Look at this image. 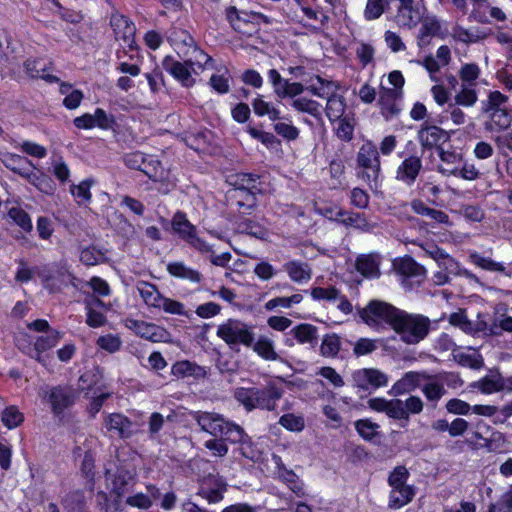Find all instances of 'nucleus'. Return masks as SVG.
Segmentation results:
<instances>
[{
	"mask_svg": "<svg viewBox=\"0 0 512 512\" xmlns=\"http://www.w3.org/2000/svg\"><path fill=\"white\" fill-rule=\"evenodd\" d=\"M417 138L423 150H431L435 148L439 151L442 148L441 144L449 141L450 134L439 126L425 122L418 130Z\"/></svg>",
	"mask_w": 512,
	"mask_h": 512,
	"instance_id": "obj_7",
	"label": "nucleus"
},
{
	"mask_svg": "<svg viewBox=\"0 0 512 512\" xmlns=\"http://www.w3.org/2000/svg\"><path fill=\"white\" fill-rule=\"evenodd\" d=\"M0 161L7 169L23 178L30 169H35L32 161L17 154L3 153L0 156Z\"/></svg>",
	"mask_w": 512,
	"mask_h": 512,
	"instance_id": "obj_18",
	"label": "nucleus"
},
{
	"mask_svg": "<svg viewBox=\"0 0 512 512\" xmlns=\"http://www.w3.org/2000/svg\"><path fill=\"white\" fill-rule=\"evenodd\" d=\"M192 417L203 431L214 437L223 436V429L226 428L227 421L222 415L215 412L196 411L193 412Z\"/></svg>",
	"mask_w": 512,
	"mask_h": 512,
	"instance_id": "obj_13",
	"label": "nucleus"
},
{
	"mask_svg": "<svg viewBox=\"0 0 512 512\" xmlns=\"http://www.w3.org/2000/svg\"><path fill=\"white\" fill-rule=\"evenodd\" d=\"M224 442L230 444H250V438L245 434L242 427L232 422L226 423V428L223 429V436L219 437Z\"/></svg>",
	"mask_w": 512,
	"mask_h": 512,
	"instance_id": "obj_29",
	"label": "nucleus"
},
{
	"mask_svg": "<svg viewBox=\"0 0 512 512\" xmlns=\"http://www.w3.org/2000/svg\"><path fill=\"white\" fill-rule=\"evenodd\" d=\"M194 63L192 61L180 62L171 56H166L162 62L163 68L185 87H191L195 79L191 75Z\"/></svg>",
	"mask_w": 512,
	"mask_h": 512,
	"instance_id": "obj_11",
	"label": "nucleus"
},
{
	"mask_svg": "<svg viewBox=\"0 0 512 512\" xmlns=\"http://www.w3.org/2000/svg\"><path fill=\"white\" fill-rule=\"evenodd\" d=\"M172 372L176 376H194L196 378H203L206 376V370L203 367L189 361L176 363L172 367Z\"/></svg>",
	"mask_w": 512,
	"mask_h": 512,
	"instance_id": "obj_41",
	"label": "nucleus"
},
{
	"mask_svg": "<svg viewBox=\"0 0 512 512\" xmlns=\"http://www.w3.org/2000/svg\"><path fill=\"white\" fill-rule=\"evenodd\" d=\"M357 163L359 167L366 170L359 173V177L368 183L378 179L380 173L379 152L372 143L368 142L360 147L357 154Z\"/></svg>",
	"mask_w": 512,
	"mask_h": 512,
	"instance_id": "obj_4",
	"label": "nucleus"
},
{
	"mask_svg": "<svg viewBox=\"0 0 512 512\" xmlns=\"http://www.w3.org/2000/svg\"><path fill=\"white\" fill-rule=\"evenodd\" d=\"M410 476L409 471L404 466H397L388 476V485L390 488L410 486L407 480Z\"/></svg>",
	"mask_w": 512,
	"mask_h": 512,
	"instance_id": "obj_45",
	"label": "nucleus"
},
{
	"mask_svg": "<svg viewBox=\"0 0 512 512\" xmlns=\"http://www.w3.org/2000/svg\"><path fill=\"white\" fill-rule=\"evenodd\" d=\"M339 124L336 129L338 138L343 141H350L353 138L354 124L353 118L345 115L343 118L338 119Z\"/></svg>",
	"mask_w": 512,
	"mask_h": 512,
	"instance_id": "obj_51",
	"label": "nucleus"
},
{
	"mask_svg": "<svg viewBox=\"0 0 512 512\" xmlns=\"http://www.w3.org/2000/svg\"><path fill=\"white\" fill-rule=\"evenodd\" d=\"M367 382L368 389L370 387L377 389L387 385L388 377L378 369L368 368Z\"/></svg>",
	"mask_w": 512,
	"mask_h": 512,
	"instance_id": "obj_59",
	"label": "nucleus"
},
{
	"mask_svg": "<svg viewBox=\"0 0 512 512\" xmlns=\"http://www.w3.org/2000/svg\"><path fill=\"white\" fill-rule=\"evenodd\" d=\"M317 332L318 328L316 326L308 323H301L293 327L289 334L293 335L294 339H296L299 344H310L314 347L318 340Z\"/></svg>",
	"mask_w": 512,
	"mask_h": 512,
	"instance_id": "obj_25",
	"label": "nucleus"
},
{
	"mask_svg": "<svg viewBox=\"0 0 512 512\" xmlns=\"http://www.w3.org/2000/svg\"><path fill=\"white\" fill-rule=\"evenodd\" d=\"M388 4L387 0H368L364 10V17L367 20L378 19L383 14L385 5Z\"/></svg>",
	"mask_w": 512,
	"mask_h": 512,
	"instance_id": "obj_50",
	"label": "nucleus"
},
{
	"mask_svg": "<svg viewBox=\"0 0 512 512\" xmlns=\"http://www.w3.org/2000/svg\"><path fill=\"white\" fill-rule=\"evenodd\" d=\"M446 409L452 414L467 415L471 410V406L461 399L453 398L446 403Z\"/></svg>",
	"mask_w": 512,
	"mask_h": 512,
	"instance_id": "obj_63",
	"label": "nucleus"
},
{
	"mask_svg": "<svg viewBox=\"0 0 512 512\" xmlns=\"http://www.w3.org/2000/svg\"><path fill=\"white\" fill-rule=\"evenodd\" d=\"M341 349V340L340 337L335 334H326L320 345V354L323 357L334 358L338 355Z\"/></svg>",
	"mask_w": 512,
	"mask_h": 512,
	"instance_id": "obj_40",
	"label": "nucleus"
},
{
	"mask_svg": "<svg viewBox=\"0 0 512 512\" xmlns=\"http://www.w3.org/2000/svg\"><path fill=\"white\" fill-rule=\"evenodd\" d=\"M442 173H448L454 176H460L466 180H474L478 178L479 172L475 169L473 165H464L461 169L453 168V169H440Z\"/></svg>",
	"mask_w": 512,
	"mask_h": 512,
	"instance_id": "obj_57",
	"label": "nucleus"
},
{
	"mask_svg": "<svg viewBox=\"0 0 512 512\" xmlns=\"http://www.w3.org/2000/svg\"><path fill=\"white\" fill-rule=\"evenodd\" d=\"M477 93L474 89L466 87L464 84L461 90L455 95V103L457 105L470 107L477 102Z\"/></svg>",
	"mask_w": 512,
	"mask_h": 512,
	"instance_id": "obj_53",
	"label": "nucleus"
},
{
	"mask_svg": "<svg viewBox=\"0 0 512 512\" xmlns=\"http://www.w3.org/2000/svg\"><path fill=\"white\" fill-rule=\"evenodd\" d=\"M355 427L360 436L366 440H372L377 435L378 425L370 420H358L355 422Z\"/></svg>",
	"mask_w": 512,
	"mask_h": 512,
	"instance_id": "obj_56",
	"label": "nucleus"
},
{
	"mask_svg": "<svg viewBox=\"0 0 512 512\" xmlns=\"http://www.w3.org/2000/svg\"><path fill=\"white\" fill-rule=\"evenodd\" d=\"M431 376L436 377L430 380H425L426 383L422 387V393L427 401L434 403V406L446 394L444 382H447V384L450 385V377L454 378L453 382L462 384V381L459 379V377L453 373L441 372L438 374H431Z\"/></svg>",
	"mask_w": 512,
	"mask_h": 512,
	"instance_id": "obj_8",
	"label": "nucleus"
},
{
	"mask_svg": "<svg viewBox=\"0 0 512 512\" xmlns=\"http://www.w3.org/2000/svg\"><path fill=\"white\" fill-rule=\"evenodd\" d=\"M453 357L458 364L472 369H480L484 366L483 358L479 354H466L464 352H459L453 354Z\"/></svg>",
	"mask_w": 512,
	"mask_h": 512,
	"instance_id": "obj_46",
	"label": "nucleus"
},
{
	"mask_svg": "<svg viewBox=\"0 0 512 512\" xmlns=\"http://www.w3.org/2000/svg\"><path fill=\"white\" fill-rule=\"evenodd\" d=\"M139 171L143 172L153 181H162L166 177L162 163L152 155L146 156Z\"/></svg>",
	"mask_w": 512,
	"mask_h": 512,
	"instance_id": "obj_31",
	"label": "nucleus"
},
{
	"mask_svg": "<svg viewBox=\"0 0 512 512\" xmlns=\"http://www.w3.org/2000/svg\"><path fill=\"white\" fill-rule=\"evenodd\" d=\"M252 347L254 352L265 360L275 361L279 358L273 341L265 336H260L255 343L253 342Z\"/></svg>",
	"mask_w": 512,
	"mask_h": 512,
	"instance_id": "obj_38",
	"label": "nucleus"
},
{
	"mask_svg": "<svg viewBox=\"0 0 512 512\" xmlns=\"http://www.w3.org/2000/svg\"><path fill=\"white\" fill-rule=\"evenodd\" d=\"M285 271L294 282H301L311 278V269L307 263L300 261H289L284 265Z\"/></svg>",
	"mask_w": 512,
	"mask_h": 512,
	"instance_id": "obj_33",
	"label": "nucleus"
},
{
	"mask_svg": "<svg viewBox=\"0 0 512 512\" xmlns=\"http://www.w3.org/2000/svg\"><path fill=\"white\" fill-rule=\"evenodd\" d=\"M473 387L485 394L506 390V378L498 370H491L488 375L475 382Z\"/></svg>",
	"mask_w": 512,
	"mask_h": 512,
	"instance_id": "obj_20",
	"label": "nucleus"
},
{
	"mask_svg": "<svg viewBox=\"0 0 512 512\" xmlns=\"http://www.w3.org/2000/svg\"><path fill=\"white\" fill-rule=\"evenodd\" d=\"M435 376H431L426 371H410L404 374V376L398 380L391 389L393 395H402L404 393H408L414 391L417 387L420 386L421 381L430 380Z\"/></svg>",
	"mask_w": 512,
	"mask_h": 512,
	"instance_id": "obj_14",
	"label": "nucleus"
},
{
	"mask_svg": "<svg viewBox=\"0 0 512 512\" xmlns=\"http://www.w3.org/2000/svg\"><path fill=\"white\" fill-rule=\"evenodd\" d=\"M258 175L252 173H238L230 177L229 183L234 186V189L230 191L233 198L238 197V193L241 194H256L260 191L257 187L256 182Z\"/></svg>",
	"mask_w": 512,
	"mask_h": 512,
	"instance_id": "obj_16",
	"label": "nucleus"
},
{
	"mask_svg": "<svg viewBox=\"0 0 512 512\" xmlns=\"http://www.w3.org/2000/svg\"><path fill=\"white\" fill-rule=\"evenodd\" d=\"M137 290L147 305L155 308L159 306L162 295L154 284L141 281L137 285Z\"/></svg>",
	"mask_w": 512,
	"mask_h": 512,
	"instance_id": "obj_36",
	"label": "nucleus"
},
{
	"mask_svg": "<svg viewBox=\"0 0 512 512\" xmlns=\"http://www.w3.org/2000/svg\"><path fill=\"white\" fill-rule=\"evenodd\" d=\"M27 74L32 78H41L49 83L59 82V78L46 73L47 63L42 59L27 60L25 62Z\"/></svg>",
	"mask_w": 512,
	"mask_h": 512,
	"instance_id": "obj_28",
	"label": "nucleus"
},
{
	"mask_svg": "<svg viewBox=\"0 0 512 512\" xmlns=\"http://www.w3.org/2000/svg\"><path fill=\"white\" fill-rule=\"evenodd\" d=\"M356 269L365 277H378L379 264L372 255H362L356 260Z\"/></svg>",
	"mask_w": 512,
	"mask_h": 512,
	"instance_id": "obj_37",
	"label": "nucleus"
},
{
	"mask_svg": "<svg viewBox=\"0 0 512 512\" xmlns=\"http://www.w3.org/2000/svg\"><path fill=\"white\" fill-rule=\"evenodd\" d=\"M416 495V488L404 486L391 488L388 496V507L393 510L400 509L409 504Z\"/></svg>",
	"mask_w": 512,
	"mask_h": 512,
	"instance_id": "obj_21",
	"label": "nucleus"
},
{
	"mask_svg": "<svg viewBox=\"0 0 512 512\" xmlns=\"http://www.w3.org/2000/svg\"><path fill=\"white\" fill-rule=\"evenodd\" d=\"M106 486L117 497L122 496L136 483V471L127 465L105 466Z\"/></svg>",
	"mask_w": 512,
	"mask_h": 512,
	"instance_id": "obj_2",
	"label": "nucleus"
},
{
	"mask_svg": "<svg viewBox=\"0 0 512 512\" xmlns=\"http://www.w3.org/2000/svg\"><path fill=\"white\" fill-rule=\"evenodd\" d=\"M345 107L344 98L340 95L332 94L327 100L326 115L330 121H336L344 117Z\"/></svg>",
	"mask_w": 512,
	"mask_h": 512,
	"instance_id": "obj_39",
	"label": "nucleus"
},
{
	"mask_svg": "<svg viewBox=\"0 0 512 512\" xmlns=\"http://www.w3.org/2000/svg\"><path fill=\"white\" fill-rule=\"evenodd\" d=\"M400 96V93L396 89L383 88L379 97V105L381 106V114L386 118L391 117L399 113L395 101Z\"/></svg>",
	"mask_w": 512,
	"mask_h": 512,
	"instance_id": "obj_22",
	"label": "nucleus"
},
{
	"mask_svg": "<svg viewBox=\"0 0 512 512\" xmlns=\"http://www.w3.org/2000/svg\"><path fill=\"white\" fill-rule=\"evenodd\" d=\"M377 345L374 340L368 338H360L354 345L353 352L357 357L364 356L374 352Z\"/></svg>",
	"mask_w": 512,
	"mask_h": 512,
	"instance_id": "obj_62",
	"label": "nucleus"
},
{
	"mask_svg": "<svg viewBox=\"0 0 512 512\" xmlns=\"http://www.w3.org/2000/svg\"><path fill=\"white\" fill-rule=\"evenodd\" d=\"M226 490L227 483L222 477L209 474L207 477L203 478L198 495L209 504H216L223 500Z\"/></svg>",
	"mask_w": 512,
	"mask_h": 512,
	"instance_id": "obj_9",
	"label": "nucleus"
},
{
	"mask_svg": "<svg viewBox=\"0 0 512 512\" xmlns=\"http://www.w3.org/2000/svg\"><path fill=\"white\" fill-rule=\"evenodd\" d=\"M59 339L60 333L57 331H52L46 336H40L34 344L35 351H38V355H40V352H44L54 347L58 343Z\"/></svg>",
	"mask_w": 512,
	"mask_h": 512,
	"instance_id": "obj_54",
	"label": "nucleus"
},
{
	"mask_svg": "<svg viewBox=\"0 0 512 512\" xmlns=\"http://www.w3.org/2000/svg\"><path fill=\"white\" fill-rule=\"evenodd\" d=\"M508 97L499 91L490 92L488 100L483 102L482 112L488 113L491 110L502 109L501 105L507 102Z\"/></svg>",
	"mask_w": 512,
	"mask_h": 512,
	"instance_id": "obj_55",
	"label": "nucleus"
},
{
	"mask_svg": "<svg viewBox=\"0 0 512 512\" xmlns=\"http://www.w3.org/2000/svg\"><path fill=\"white\" fill-rule=\"evenodd\" d=\"M273 459L278 466V475L279 478L287 484V486L299 497L305 496V491L303 488L302 481L298 478V476L292 471L286 469L284 466H280L279 462L281 461L280 457L273 455Z\"/></svg>",
	"mask_w": 512,
	"mask_h": 512,
	"instance_id": "obj_23",
	"label": "nucleus"
},
{
	"mask_svg": "<svg viewBox=\"0 0 512 512\" xmlns=\"http://www.w3.org/2000/svg\"><path fill=\"white\" fill-rule=\"evenodd\" d=\"M489 120L485 122L484 128L489 132H502L507 130L512 122V115L507 109H495L488 113Z\"/></svg>",
	"mask_w": 512,
	"mask_h": 512,
	"instance_id": "obj_19",
	"label": "nucleus"
},
{
	"mask_svg": "<svg viewBox=\"0 0 512 512\" xmlns=\"http://www.w3.org/2000/svg\"><path fill=\"white\" fill-rule=\"evenodd\" d=\"M127 328L133 330L137 335L152 342H162L166 340L168 332L154 323L145 321L127 319L125 322Z\"/></svg>",
	"mask_w": 512,
	"mask_h": 512,
	"instance_id": "obj_12",
	"label": "nucleus"
},
{
	"mask_svg": "<svg viewBox=\"0 0 512 512\" xmlns=\"http://www.w3.org/2000/svg\"><path fill=\"white\" fill-rule=\"evenodd\" d=\"M172 228L183 240L193 248L204 253L210 251V246L196 235V227L189 222L183 212H176L172 218Z\"/></svg>",
	"mask_w": 512,
	"mask_h": 512,
	"instance_id": "obj_5",
	"label": "nucleus"
},
{
	"mask_svg": "<svg viewBox=\"0 0 512 512\" xmlns=\"http://www.w3.org/2000/svg\"><path fill=\"white\" fill-rule=\"evenodd\" d=\"M359 317L370 327L382 322L389 325L401 340L409 345L417 344L428 335L430 319L421 314H409L380 300H371L364 308H358Z\"/></svg>",
	"mask_w": 512,
	"mask_h": 512,
	"instance_id": "obj_1",
	"label": "nucleus"
},
{
	"mask_svg": "<svg viewBox=\"0 0 512 512\" xmlns=\"http://www.w3.org/2000/svg\"><path fill=\"white\" fill-rule=\"evenodd\" d=\"M489 512H512V493H505L499 501L491 505Z\"/></svg>",
	"mask_w": 512,
	"mask_h": 512,
	"instance_id": "obj_64",
	"label": "nucleus"
},
{
	"mask_svg": "<svg viewBox=\"0 0 512 512\" xmlns=\"http://www.w3.org/2000/svg\"><path fill=\"white\" fill-rule=\"evenodd\" d=\"M167 270L172 276L189 280L193 283H199L202 280V275L200 272L187 267L183 262L169 263Z\"/></svg>",
	"mask_w": 512,
	"mask_h": 512,
	"instance_id": "obj_30",
	"label": "nucleus"
},
{
	"mask_svg": "<svg viewBox=\"0 0 512 512\" xmlns=\"http://www.w3.org/2000/svg\"><path fill=\"white\" fill-rule=\"evenodd\" d=\"M32 170L33 169H30L27 172L24 179H26L29 183L34 185L41 192L48 195L53 194L55 190V183L52 180V178L43 172L34 173Z\"/></svg>",
	"mask_w": 512,
	"mask_h": 512,
	"instance_id": "obj_32",
	"label": "nucleus"
},
{
	"mask_svg": "<svg viewBox=\"0 0 512 512\" xmlns=\"http://www.w3.org/2000/svg\"><path fill=\"white\" fill-rule=\"evenodd\" d=\"M279 423L290 431H301L304 428V419L294 414H284Z\"/></svg>",
	"mask_w": 512,
	"mask_h": 512,
	"instance_id": "obj_61",
	"label": "nucleus"
},
{
	"mask_svg": "<svg viewBox=\"0 0 512 512\" xmlns=\"http://www.w3.org/2000/svg\"><path fill=\"white\" fill-rule=\"evenodd\" d=\"M283 392V389L277 387L273 383L266 385L262 389L254 387L256 408L266 409L269 411L274 410L276 407V401L283 396Z\"/></svg>",
	"mask_w": 512,
	"mask_h": 512,
	"instance_id": "obj_15",
	"label": "nucleus"
},
{
	"mask_svg": "<svg viewBox=\"0 0 512 512\" xmlns=\"http://www.w3.org/2000/svg\"><path fill=\"white\" fill-rule=\"evenodd\" d=\"M217 336L230 347L242 344L251 347L254 342V333L244 322L237 319H228L218 326Z\"/></svg>",
	"mask_w": 512,
	"mask_h": 512,
	"instance_id": "obj_3",
	"label": "nucleus"
},
{
	"mask_svg": "<svg viewBox=\"0 0 512 512\" xmlns=\"http://www.w3.org/2000/svg\"><path fill=\"white\" fill-rule=\"evenodd\" d=\"M234 398L241 403L247 411L256 409L254 387L237 388L234 392Z\"/></svg>",
	"mask_w": 512,
	"mask_h": 512,
	"instance_id": "obj_44",
	"label": "nucleus"
},
{
	"mask_svg": "<svg viewBox=\"0 0 512 512\" xmlns=\"http://www.w3.org/2000/svg\"><path fill=\"white\" fill-rule=\"evenodd\" d=\"M105 426L112 436L130 438L138 432L139 426L121 413H112L105 419Z\"/></svg>",
	"mask_w": 512,
	"mask_h": 512,
	"instance_id": "obj_10",
	"label": "nucleus"
},
{
	"mask_svg": "<svg viewBox=\"0 0 512 512\" xmlns=\"http://www.w3.org/2000/svg\"><path fill=\"white\" fill-rule=\"evenodd\" d=\"M44 401L50 404L55 415H60L65 409L70 408L77 398L75 389L69 386H54L42 395Z\"/></svg>",
	"mask_w": 512,
	"mask_h": 512,
	"instance_id": "obj_6",
	"label": "nucleus"
},
{
	"mask_svg": "<svg viewBox=\"0 0 512 512\" xmlns=\"http://www.w3.org/2000/svg\"><path fill=\"white\" fill-rule=\"evenodd\" d=\"M121 340L119 337L108 334L104 336H100L97 339V345L110 353H114L118 351L121 347Z\"/></svg>",
	"mask_w": 512,
	"mask_h": 512,
	"instance_id": "obj_58",
	"label": "nucleus"
},
{
	"mask_svg": "<svg viewBox=\"0 0 512 512\" xmlns=\"http://www.w3.org/2000/svg\"><path fill=\"white\" fill-rule=\"evenodd\" d=\"M337 216L340 217V222L345 226H351L363 231H371L376 226V224L369 223L364 214L359 212H346L340 210L337 213Z\"/></svg>",
	"mask_w": 512,
	"mask_h": 512,
	"instance_id": "obj_26",
	"label": "nucleus"
},
{
	"mask_svg": "<svg viewBox=\"0 0 512 512\" xmlns=\"http://www.w3.org/2000/svg\"><path fill=\"white\" fill-rule=\"evenodd\" d=\"M114 26V32L116 34L117 39H122L128 47L132 50L134 49V35H135V26L132 22L128 20V18L121 16L112 22Z\"/></svg>",
	"mask_w": 512,
	"mask_h": 512,
	"instance_id": "obj_24",
	"label": "nucleus"
},
{
	"mask_svg": "<svg viewBox=\"0 0 512 512\" xmlns=\"http://www.w3.org/2000/svg\"><path fill=\"white\" fill-rule=\"evenodd\" d=\"M156 308H162L166 313L175 315H185L184 306L181 302L166 298L162 296L159 301V306Z\"/></svg>",
	"mask_w": 512,
	"mask_h": 512,
	"instance_id": "obj_60",
	"label": "nucleus"
},
{
	"mask_svg": "<svg viewBox=\"0 0 512 512\" xmlns=\"http://www.w3.org/2000/svg\"><path fill=\"white\" fill-rule=\"evenodd\" d=\"M237 230L240 233L247 234L258 239H264L268 234L267 230L262 225L248 218H240L237 221Z\"/></svg>",
	"mask_w": 512,
	"mask_h": 512,
	"instance_id": "obj_35",
	"label": "nucleus"
},
{
	"mask_svg": "<svg viewBox=\"0 0 512 512\" xmlns=\"http://www.w3.org/2000/svg\"><path fill=\"white\" fill-rule=\"evenodd\" d=\"M394 267L398 273L405 277H424L425 275V268L409 256L395 261Z\"/></svg>",
	"mask_w": 512,
	"mask_h": 512,
	"instance_id": "obj_27",
	"label": "nucleus"
},
{
	"mask_svg": "<svg viewBox=\"0 0 512 512\" xmlns=\"http://www.w3.org/2000/svg\"><path fill=\"white\" fill-rule=\"evenodd\" d=\"M8 215L13 221L24 231L32 230V221L29 214L21 208L13 207L9 210Z\"/></svg>",
	"mask_w": 512,
	"mask_h": 512,
	"instance_id": "obj_49",
	"label": "nucleus"
},
{
	"mask_svg": "<svg viewBox=\"0 0 512 512\" xmlns=\"http://www.w3.org/2000/svg\"><path fill=\"white\" fill-rule=\"evenodd\" d=\"M421 168V158L418 156H410L406 158L398 167L396 178L406 183L407 185H412L419 175Z\"/></svg>",
	"mask_w": 512,
	"mask_h": 512,
	"instance_id": "obj_17",
	"label": "nucleus"
},
{
	"mask_svg": "<svg viewBox=\"0 0 512 512\" xmlns=\"http://www.w3.org/2000/svg\"><path fill=\"white\" fill-rule=\"evenodd\" d=\"M63 506L67 512H83L85 498L81 492H73L63 499Z\"/></svg>",
	"mask_w": 512,
	"mask_h": 512,
	"instance_id": "obj_47",
	"label": "nucleus"
},
{
	"mask_svg": "<svg viewBox=\"0 0 512 512\" xmlns=\"http://www.w3.org/2000/svg\"><path fill=\"white\" fill-rule=\"evenodd\" d=\"M440 23L436 18H426L421 25L420 33L418 36L419 45L425 46L430 43V37L440 35Z\"/></svg>",
	"mask_w": 512,
	"mask_h": 512,
	"instance_id": "obj_34",
	"label": "nucleus"
},
{
	"mask_svg": "<svg viewBox=\"0 0 512 512\" xmlns=\"http://www.w3.org/2000/svg\"><path fill=\"white\" fill-rule=\"evenodd\" d=\"M386 414L393 419L402 421L401 427H405L409 422V414L400 399L389 400Z\"/></svg>",
	"mask_w": 512,
	"mask_h": 512,
	"instance_id": "obj_42",
	"label": "nucleus"
},
{
	"mask_svg": "<svg viewBox=\"0 0 512 512\" xmlns=\"http://www.w3.org/2000/svg\"><path fill=\"white\" fill-rule=\"evenodd\" d=\"M2 423L9 429L19 426L24 421V415L16 406L6 407L1 414Z\"/></svg>",
	"mask_w": 512,
	"mask_h": 512,
	"instance_id": "obj_43",
	"label": "nucleus"
},
{
	"mask_svg": "<svg viewBox=\"0 0 512 512\" xmlns=\"http://www.w3.org/2000/svg\"><path fill=\"white\" fill-rule=\"evenodd\" d=\"M319 106V103L316 102L315 100L307 99L304 97L297 98L292 102V107L295 108L297 111L308 113L314 117L320 115Z\"/></svg>",
	"mask_w": 512,
	"mask_h": 512,
	"instance_id": "obj_48",
	"label": "nucleus"
},
{
	"mask_svg": "<svg viewBox=\"0 0 512 512\" xmlns=\"http://www.w3.org/2000/svg\"><path fill=\"white\" fill-rule=\"evenodd\" d=\"M471 261L477 265L478 267L489 270V271H496V272H504L505 267L503 264L496 262L492 260L491 258H486L483 256H480L477 253L470 255Z\"/></svg>",
	"mask_w": 512,
	"mask_h": 512,
	"instance_id": "obj_52",
	"label": "nucleus"
}]
</instances>
